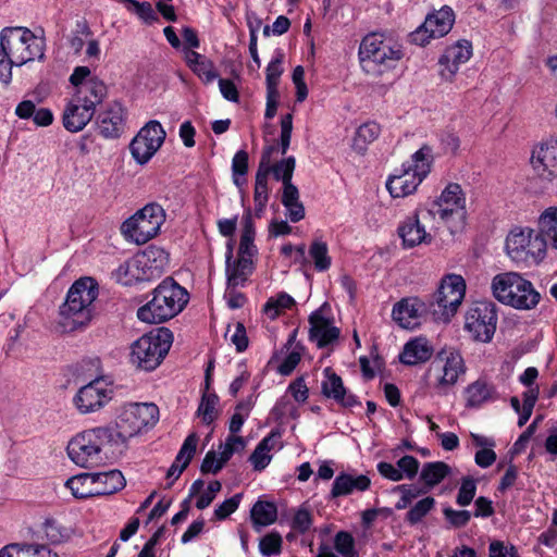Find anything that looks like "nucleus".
I'll return each mask as SVG.
<instances>
[{"label": "nucleus", "mask_w": 557, "mask_h": 557, "mask_svg": "<svg viewBox=\"0 0 557 557\" xmlns=\"http://www.w3.org/2000/svg\"><path fill=\"white\" fill-rule=\"evenodd\" d=\"M44 57V41L26 27H8L0 37V81L8 84L12 66Z\"/></svg>", "instance_id": "1"}, {"label": "nucleus", "mask_w": 557, "mask_h": 557, "mask_svg": "<svg viewBox=\"0 0 557 557\" xmlns=\"http://www.w3.org/2000/svg\"><path fill=\"white\" fill-rule=\"evenodd\" d=\"M98 294V283L92 277H81L72 284L60 307V324L64 330L77 331L91 322Z\"/></svg>", "instance_id": "2"}, {"label": "nucleus", "mask_w": 557, "mask_h": 557, "mask_svg": "<svg viewBox=\"0 0 557 557\" xmlns=\"http://www.w3.org/2000/svg\"><path fill=\"white\" fill-rule=\"evenodd\" d=\"M188 293L173 278L163 280L152 293V299L137 311L140 321L158 324L176 317L187 305Z\"/></svg>", "instance_id": "3"}, {"label": "nucleus", "mask_w": 557, "mask_h": 557, "mask_svg": "<svg viewBox=\"0 0 557 557\" xmlns=\"http://www.w3.org/2000/svg\"><path fill=\"white\" fill-rule=\"evenodd\" d=\"M115 447L110 426H97L76 434L67 444L70 459L82 468L100 465L106 458V447Z\"/></svg>", "instance_id": "4"}, {"label": "nucleus", "mask_w": 557, "mask_h": 557, "mask_svg": "<svg viewBox=\"0 0 557 557\" xmlns=\"http://www.w3.org/2000/svg\"><path fill=\"white\" fill-rule=\"evenodd\" d=\"M491 288L499 302L518 310L534 309L541 300V295L533 284L517 272L495 275Z\"/></svg>", "instance_id": "5"}, {"label": "nucleus", "mask_w": 557, "mask_h": 557, "mask_svg": "<svg viewBox=\"0 0 557 557\" xmlns=\"http://www.w3.org/2000/svg\"><path fill=\"white\" fill-rule=\"evenodd\" d=\"M432 162V149L426 145L422 146L388 177L386 188L391 196L403 198L413 194L430 173Z\"/></svg>", "instance_id": "6"}, {"label": "nucleus", "mask_w": 557, "mask_h": 557, "mask_svg": "<svg viewBox=\"0 0 557 557\" xmlns=\"http://www.w3.org/2000/svg\"><path fill=\"white\" fill-rule=\"evenodd\" d=\"M159 418V409L153 404H128L123 406L111 428L115 447L125 446L132 437L153 426Z\"/></svg>", "instance_id": "7"}, {"label": "nucleus", "mask_w": 557, "mask_h": 557, "mask_svg": "<svg viewBox=\"0 0 557 557\" xmlns=\"http://www.w3.org/2000/svg\"><path fill=\"white\" fill-rule=\"evenodd\" d=\"M169 265V253L161 247L148 246L116 270V278L124 285L133 281H151L160 277Z\"/></svg>", "instance_id": "8"}, {"label": "nucleus", "mask_w": 557, "mask_h": 557, "mask_svg": "<svg viewBox=\"0 0 557 557\" xmlns=\"http://www.w3.org/2000/svg\"><path fill=\"white\" fill-rule=\"evenodd\" d=\"M403 58L400 46L382 34L367 35L359 47L362 69L368 73H383L392 69Z\"/></svg>", "instance_id": "9"}, {"label": "nucleus", "mask_w": 557, "mask_h": 557, "mask_svg": "<svg viewBox=\"0 0 557 557\" xmlns=\"http://www.w3.org/2000/svg\"><path fill=\"white\" fill-rule=\"evenodd\" d=\"M466 370L465 360L458 351L441 350L429 366V386L435 395L446 396L465 375Z\"/></svg>", "instance_id": "10"}, {"label": "nucleus", "mask_w": 557, "mask_h": 557, "mask_svg": "<svg viewBox=\"0 0 557 557\" xmlns=\"http://www.w3.org/2000/svg\"><path fill=\"white\" fill-rule=\"evenodd\" d=\"M172 342L173 334L166 327L143 335L132 345V363L145 371L154 370L169 352Z\"/></svg>", "instance_id": "11"}, {"label": "nucleus", "mask_w": 557, "mask_h": 557, "mask_svg": "<svg viewBox=\"0 0 557 557\" xmlns=\"http://www.w3.org/2000/svg\"><path fill=\"white\" fill-rule=\"evenodd\" d=\"M546 249L544 239L531 228L512 230L506 238L507 255L517 264H539L545 258Z\"/></svg>", "instance_id": "12"}, {"label": "nucleus", "mask_w": 557, "mask_h": 557, "mask_svg": "<svg viewBox=\"0 0 557 557\" xmlns=\"http://www.w3.org/2000/svg\"><path fill=\"white\" fill-rule=\"evenodd\" d=\"M165 216L162 206L148 203L123 222L122 234L137 245H144L158 235Z\"/></svg>", "instance_id": "13"}, {"label": "nucleus", "mask_w": 557, "mask_h": 557, "mask_svg": "<svg viewBox=\"0 0 557 557\" xmlns=\"http://www.w3.org/2000/svg\"><path fill=\"white\" fill-rule=\"evenodd\" d=\"M432 202L437 210L440 220L450 230V233L459 232L465 227L466 196L459 184H448L440 197Z\"/></svg>", "instance_id": "14"}, {"label": "nucleus", "mask_w": 557, "mask_h": 557, "mask_svg": "<svg viewBox=\"0 0 557 557\" xmlns=\"http://www.w3.org/2000/svg\"><path fill=\"white\" fill-rule=\"evenodd\" d=\"M497 325L496 306L492 301H475L466 312L465 330L471 338L480 343H490Z\"/></svg>", "instance_id": "15"}, {"label": "nucleus", "mask_w": 557, "mask_h": 557, "mask_svg": "<svg viewBox=\"0 0 557 557\" xmlns=\"http://www.w3.org/2000/svg\"><path fill=\"white\" fill-rule=\"evenodd\" d=\"M466 295V282L459 274L445 275L433 295L431 307L434 314L449 321L462 304Z\"/></svg>", "instance_id": "16"}, {"label": "nucleus", "mask_w": 557, "mask_h": 557, "mask_svg": "<svg viewBox=\"0 0 557 557\" xmlns=\"http://www.w3.org/2000/svg\"><path fill=\"white\" fill-rule=\"evenodd\" d=\"M166 133L160 122L149 121L140 128L129 145V151L134 160L140 164H146L161 148Z\"/></svg>", "instance_id": "17"}, {"label": "nucleus", "mask_w": 557, "mask_h": 557, "mask_svg": "<svg viewBox=\"0 0 557 557\" xmlns=\"http://www.w3.org/2000/svg\"><path fill=\"white\" fill-rule=\"evenodd\" d=\"M455 22V14L448 7H443L438 11L429 14L424 23L411 33V41L425 46L431 39L441 38L447 35Z\"/></svg>", "instance_id": "18"}, {"label": "nucleus", "mask_w": 557, "mask_h": 557, "mask_svg": "<svg viewBox=\"0 0 557 557\" xmlns=\"http://www.w3.org/2000/svg\"><path fill=\"white\" fill-rule=\"evenodd\" d=\"M113 389L103 379H96L81 387L74 404L81 413H90L103 408L111 399Z\"/></svg>", "instance_id": "19"}, {"label": "nucleus", "mask_w": 557, "mask_h": 557, "mask_svg": "<svg viewBox=\"0 0 557 557\" xmlns=\"http://www.w3.org/2000/svg\"><path fill=\"white\" fill-rule=\"evenodd\" d=\"M531 166L536 176L545 182L557 178V137H548L532 149Z\"/></svg>", "instance_id": "20"}, {"label": "nucleus", "mask_w": 557, "mask_h": 557, "mask_svg": "<svg viewBox=\"0 0 557 557\" xmlns=\"http://www.w3.org/2000/svg\"><path fill=\"white\" fill-rule=\"evenodd\" d=\"M425 310V304L418 297H405L393 306L392 319L399 327L413 330L421 325Z\"/></svg>", "instance_id": "21"}, {"label": "nucleus", "mask_w": 557, "mask_h": 557, "mask_svg": "<svg viewBox=\"0 0 557 557\" xmlns=\"http://www.w3.org/2000/svg\"><path fill=\"white\" fill-rule=\"evenodd\" d=\"M472 55V46L468 40H459L448 47L438 60L440 75L445 81H451L459 66L469 61Z\"/></svg>", "instance_id": "22"}, {"label": "nucleus", "mask_w": 557, "mask_h": 557, "mask_svg": "<svg viewBox=\"0 0 557 557\" xmlns=\"http://www.w3.org/2000/svg\"><path fill=\"white\" fill-rule=\"evenodd\" d=\"M275 149L276 148L273 145L264 147L259 162L258 171L256 173L253 201L256 214L258 216L261 215L269 200L268 177L271 173L272 154Z\"/></svg>", "instance_id": "23"}, {"label": "nucleus", "mask_w": 557, "mask_h": 557, "mask_svg": "<svg viewBox=\"0 0 557 557\" xmlns=\"http://www.w3.org/2000/svg\"><path fill=\"white\" fill-rule=\"evenodd\" d=\"M96 109L84 102H76V98L72 99L65 106L63 111L62 121L63 126L71 133L82 131L94 117Z\"/></svg>", "instance_id": "24"}, {"label": "nucleus", "mask_w": 557, "mask_h": 557, "mask_svg": "<svg viewBox=\"0 0 557 557\" xmlns=\"http://www.w3.org/2000/svg\"><path fill=\"white\" fill-rule=\"evenodd\" d=\"M98 132L104 138H117L124 131V109L119 102L111 103L97 116Z\"/></svg>", "instance_id": "25"}, {"label": "nucleus", "mask_w": 557, "mask_h": 557, "mask_svg": "<svg viewBox=\"0 0 557 557\" xmlns=\"http://www.w3.org/2000/svg\"><path fill=\"white\" fill-rule=\"evenodd\" d=\"M309 323V338L314 342L319 348L326 347L339 336V329L334 326L330 319L323 317L321 310H317L310 314Z\"/></svg>", "instance_id": "26"}, {"label": "nucleus", "mask_w": 557, "mask_h": 557, "mask_svg": "<svg viewBox=\"0 0 557 557\" xmlns=\"http://www.w3.org/2000/svg\"><path fill=\"white\" fill-rule=\"evenodd\" d=\"M323 374L321 389L325 397L334 399L344 407H352L357 404L355 396L347 394L342 377L331 368H325Z\"/></svg>", "instance_id": "27"}, {"label": "nucleus", "mask_w": 557, "mask_h": 557, "mask_svg": "<svg viewBox=\"0 0 557 557\" xmlns=\"http://www.w3.org/2000/svg\"><path fill=\"white\" fill-rule=\"evenodd\" d=\"M433 346L423 336H418L408 341L399 355V361L406 366H417L424 363L433 355Z\"/></svg>", "instance_id": "28"}, {"label": "nucleus", "mask_w": 557, "mask_h": 557, "mask_svg": "<svg viewBox=\"0 0 557 557\" xmlns=\"http://www.w3.org/2000/svg\"><path fill=\"white\" fill-rule=\"evenodd\" d=\"M370 485L371 480L364 474L354 476L348 473H341L333 482L331 497L337 498L339 496H346L355 491L364 492L370 487Z\"/></svg>", "instance_id": "29"}, {"label": "nucleus", "mask_w": 557, "mask_h": 557, "mask_svg": "<svg viewBox=\"0 0 557 557\" xmlns=\"http://www.w3.org/2000/svg\"><path fill=\"white\" fill-rule=\"evenodd\" d=\"M108 95L107 85L97 77H90L86 79V83L76 89L73 97L76 98V102H84L96 109L103 102Z\"/></svg>", "instance_id": "30"}, {"label": "nucleus", "mask_w": 557, "mask_h": 557, "mask_svg": "<svg viewBox=\"0 0 557 557\" xmlns=\"http://www.w3.org/2000/svg\"><path fill=\"white\" fill-rule=\"evenodd\" d=\"M398 235L407 248H412L421 244H430L432 235L419 224L414 216H408L398 227Z\"/></svg>", "instance_id": "31"}, {"label": "nucleus", "mask_w": 557, "mask_h": 557, "mask_svg": "<svg viewBox=\"0 0 557 557\" xmlns=\"http://www.w3.org/2000/svg\"><path fill=\"white\" fill-rule=\"evenodd\" d=\"M197 443L198 436L195 433L189 434L185 438L174 462L168 470V479H172V481H175L180 478L182 472L187 468L190 460L193 459L196 453Z\"/></svg>", "instance_id": "32"}, {"label": "nucleus", "mask_w": 557, "mask_h": 557, "mask_svg": "<svg viewBox=\"0 0 557 557\" xmlns=\"http://www.w3.org/2000/svg\"><path fill=\"white\" fill-rule=\"evenodd\" d=\"M97 496L114 494L124 488L126 481L119 470L108 472L92 473Z\"/></svg>", "instance_id": "33"}, {"label": "nucleus", "mask_w": 557, "mask_h": 557, "mask_svg": "<svg viewBox=\"0 0 557 557\" xmlns=\"http://www.w3.org/2000/svg\"><path fill=\"white\" fill-rule=\"evenodd\" d=\"M253 271V261L250 258H237L236 261L226 262L227 289L243 286Z\"/></svg>", "instance_id": "34"}, {"label": "nucleus", "mask_w": 557, "mask_h": 557, "mask_svg": "<svg viewBox=\"0 0 557 557\" xmlns=\"http://www.w3.org/2000/svg\"><path fill=\"white\" fill-rule=\"evenodd\" d=\"M537 226L545 245L557 250V207L545 209L539 218Z\"/></svg>", "instance_id": "35"}, {"label": "nucleus", "mask_w": 557, "mask_h": 557, "mask_svg": "<svg viewBox=\"0 0 557 557\" xmlns=\"http://www.w3.org/2000/svg\"><path fill=\"white\" fill-rule=\"evenodd\" d=\"M281 201L292 222L296 223L305 218V207L299 200V190L293 183L283 185Z\"/></svg>", "instance_id": "36"}, {"label": "nucleus", "mask_w": 557, "mask_h": 557, "mask_svg": "<svg viewBox=\"0 0 557 557\" xmlns=\"http://www.w3.org/2000/svg\"><path fill=\"white\" fill-rule=\"evenodd\" d=\"M278 437V433L271 432L257 445L249 458L256 471L263 470L270 463L272 459L270 451L275 447Z\"/></svg>", "instance_id": "37"}, {"label": "nucleus", "mask_w": 557, "mask_h": 557, "mask_svg": "<svg viewBox=\"0 0 557 557\" xmlns=\"http://www.w3.org/2000/svg\"><path fill=\"white\" fill-rule=\"evenodd\" d=\"M494 386L485 380H476L465 389L466 404L468 407H480L493 398Z\"/></svg>", "instance_id": "38"}, {"label": "nucleus", "mask_w": 557, "mask_h": 557, "mask_svg": "<svg viewBox=\"0 0 557 557\" xmlns=\"http://www.w3.org/2000/svg\"><path fill=\"white\" fill-rule=\"evenodd\" d=\"M65 485L76 498H89L97 496L98 491L95 488L92 473H82L72 476L66 481Z\"/></svg>", "instance_id": "39"}, {"label": "nucleus", "mask_w": 557, "mask_h": 557, "mask_svg": "<svg viewBox=\"0 0 557 557\" xmlns=\"http://www.w3.org/2000/svg\"><path fill=\"white\" fill-rule=\"evenodd\" d=\"M251 521L257 530L275 522L277 509L273 503L258 500L250 510Z\"/></svg>", "instance_id": "40"}, {"label": "nucleus", "mask_w": 557, "mask_h": 557, "mask_svg": "<svg viewBox=\"0 0 557 557\" xmlns=\"http://www.w3.org/2000/svg\"><path fill=\"white\" fill-rule=\"evenodd\" d=\"M380 133V125L375 122H367L360 125L352 140L354 150L362 154L367 150L368 145L379 137Z\"/></svg>", "instance_id": "41"}, {"label": "nucleus", "mask_w": 557, "mask_h": 557, "mask_svg": "<svg viewBox=\"0 0 557 557\" xmlns=\"http://www.w3.org/2000/svg\"><path fill=\"white\" fill-rule=\"evenodd\" d=\"M450 473V467L443 461L424 463L420 478L426 486L433 487Z\"/></svg>", "instance_id": "42"}, {"label": "nucleus", "mask_w": 557, "mask_h": 557, "mask_svg": "<svg viewBox=\"0 0 557 557\" xmlns=\"http://www.w3.org/2000/svg\"><path fill=\"white\" fill-rule=\"evenodd\" d=\"M253 239H255L253 223H252L250 215L248 214L244 220V228H243V233L240 236V243H239V248H238V257L239 258L244 257V258H250L252 260V258L257 253V247L253 244Z\"/></svg>", "instance_id": "43"}, {"label": "nucleus", "mask_w": 557, "mask_h": 557, "mask_svg": "<svg viewBox=\"0 0 557 557\" xmlns=\"http://www.w3.org/2000/svg\"><path fill=\"white\" fill-rule=\"evenodd\" d=\"M436 500L432 496H426L418 500L406 513L405 520L410 525H416L435 508Z\"/></svg>", "instance_id": "44"}, {"label": "nucleus", "mask_w": 557, "mask_h": 557, "mask_svg": "<svg viewBox=\"0 0 557 557\" xmlns=\"http://www.w3.org/2000/svg\"><path fill=\"white\" fill-rule=\"evenodd\" d=\"M413 216L416 220L419 221V224L430 233L433 230H437L440 225L443 223L440 220L437 210L434 208V203L432 201L428 202L423 207L417 208Z\"/></svg>", "instance_id": "45"}, {"label": "nucleus", "mask_w": 557, "mask_h": 557, "mask_svg": "<svg viewBox=\"0 0 557 557\" xmlns=\"http://www.w3.org/2000/svg\"><path fill=\"white\" fill-rule=\"evenodd\" d=\"M309 256L312 259L317 271L324 272L330 269L332 259L329 255L326 243L322 240H314L309 248Z\"/></svg>", "instance_id": "46"}, {"label": "nucleus", "mask_w": 557, "mask_h": 557, "mask_svg": "<svg viewBox=\"0 0 557 557\" xmlns=\"http://www.w3.org/2000/svg\"><path fill=\"white\" fill-rule=\"evenodd\" d=\"M218 404L219 397L215 394L203 393L197 413L205 423L210 424L218 418Z\"/></svg>", "instance_id": "47"}, {"label": "nucleus", "mask_w": 557, "mask_h": 557, "mask_svg": "<svg viewBox=\"0 0 557 557\" xmlns=\"http://www.w3.org/2000/svg\"><path fill=\"white\" fill-rule=\"evenodd\" d=\"M283 539L278 532H270L259 541V552L264 557L277 556L282 552Z\"/></svg>", "instance_id": "48"}, {"label": "nucleus", "mask_w": 557, "mask_h": 557, "mask_svg": "<svg viewBox=\"0 0 557 557\" xmlns=\"http://www.w3.org/2000/svg\"><path fill=\"white\" fill-rule=\"evenodd\" d=\"M295 305V300L286 293L278 294L275 298H270L264 305V312L270 319H275L284 309H289Z\"/></svg>", "instance_id": "49"}, {"label": "nucleus", "mask_w": 557, "mask_h": 557, "mask_svg": "<svg viewBox=\"0 0 557 557\" xmlns=\"http://www.w3.org/2000/svg\"><path fill=\"white\" fill-rule=\"evenodd\" d=\"M296 160L288 157L282 161L271 165V172L276 181H281L283 185L290 184L295 170Z\"/></svg>", "instance_id": "50"}, {"label": "nucleus", "mask_w": 557, "mask_h": 557, "mask_svg": "<svg viewBox=\"0 0 557 557\" xmlns=\"http://www.w3.org/2000/svg\"><path fill=\"white\" fill-rule=\"evenodd\" d=\"M282 63L283 53L278 52L277 55L268 64L265 71L267 90H272V92L278 91L277 85L283 73Z\"/></svg>", "instance_id": "51"}, {"label": "nucleus", "mask_w": 557, "mask_h": 557, "mask_svg": "<svg viewBox=\"0 0 557 557\" xmlns=\"http://www.w3.org/2000/svg\"><path fill=\"white\" fill-rule=\"evenodd\" d=\"M313 524L312 513L308 508L301 506L295 512L290 527L294 531L300 534L308 532Z\"/></svg>", "instance_id": "52"}, {"label": "nucleus", "mask_w": 557, "mask_h": 557, "mask_svg": "<svg viewBox=\"0 0 557 557\" xmlns=\"http://www.w3.org/2000/svg\"><path fill=\"white\" fill-rule=\"evenodd\" d=\"M334 547L343 557L357 556L354 537L348 532L341 531L335 535Z\"/></svg>", "instance_id": "53"}, {"label": "nucleus", "mask_w": 557, "mask_h": 557, "mask_svg": "<svg viewBox=\"0 0 557 557\" xmlns=\"http://www.w3.org/2000/svg\"><path fill=\"white\" fill-rule=\"evenodd\" d=\"M475 481L471 478H463L458 491L456 503L461 507L470 505L475 496Z\"/></svg>", "instance_id": "54"}, {"label": "nucleus", "mask_w": 557, "mask_h": 557, "mask_svg": "<svg viewBox=\"0 0 557 557\" xmlns=\"http://www.w3.org/2000/svg\"><path fill=\"white\" fill-rule=\"evenodd\" d=\"M191 70L205 84H210L218 77L212 61L207 58L194 65Z\"/></svg>", "instance_id": "55"}, {"label": "nucleus", "mask_w": 557, "mask_h": 557, "mask_svg": "<svg viewBox=\"0 0 557 557\" xmlns=\"http://www.w3.org/2000/svg\"><path fill=\"white\" fill-rule=\"evenodd\" d=\"M46 539L52 544H59L67 537V532L53 520H47L44 524Z\"/></svg>", "instance_id": "56"}, {"label": "nucleus", "mask_w": 557, "mask_h": 557, "mask_svg": "<svg viewBox=\"0 0 557 557\" xmlns=\"http://www.w3.org/2000/svg\"><path fill=\"white\" fill-rule=\"evenodd\" d=\"M443 513L453 528H462L467 525L471 519V512L469 510H455L447 507L444 508Z\"/></svg>", "instance_id": "57"}, {"label": "nucleus", "mask_w": 557, "mask_h": 557, "mask_svg": "<svg viewBox=\"0 0 557 557\" xmlns=\"http://www.w3.org/2000/svg\"><path fill=\"white\" fill-rule=\"evenodd\" d=\"M246 447V442L242 436L230 435L225 443L220 445L223 460H230L234 453L242 451Z\"/></svg>", "instance_id": "58"}, {"label": "nucleus", "mask_w": 557, "mask_h": 557, "mask_svg": "<svg viewBox=\"0 0 557 557\" xmlns=\"http://www.w3.org/2000/svg\"><path fill=\"white\" fill-rule=\"evenodd\" d=\"M227 460H223V455L220 453V457H216V453L214 450H210L206 454L202 463H201V471L203 473H216L219 472L224 463H226Z\"/></svg>", "instance_id": "59"}, {"label": "nucleus", "mask_w": 557, "mask_h": 557, "mask_svg": "<svg viewBox=\"0 0 557 557\" xmlns=\"http://www.w3.org/2000/svg\"><path fill=\"white\" fill-rule=\"evenodd\" d=\"M240 499H242V494H235L233 497L224 500L214 510V517L218 520H223V519L227 518L231 513H233L238 508Z\"/></svg>", "instance_id": "60"}, {"label": "nucleus", "mask_w": 557, "mask_h": 557, "mask_svg": "<svg viewBox=\"0 0 557 557\" xmlns=\"http://www.w3.org/2000/svg\"><path fill=\"white\" fill-rule=\"evenodd\" d=\"M419 461L416 457L406 455L397 461L398 469L403 472L404 478L413 479L419 471Z\"/></svg>", "instance_id": "61"}, {"label": "nucleus", "mask_w": 557, "mask_h": 557, "mask_svg": "<svg viewBox=\"0 0 557 557\" xmlns=\"http://www.w3.org/2000/svg\"><path fill=\"white\" fill-rule=\"evenodd\" d=\"M221 491V483L212 481L209 483L208 488L202 493L196 502V507L200 510L207 508L215 498L216 493Z\"/></svg>", "instance_id": "62"}, {"label": "nucleus", "mask_w": 557, "mask_h": 557, "mask_svg": "<svg viewBox=\"0 0 557 557\" xmlns=\"http://www.w3.org/2000/svg\"><path fill=\"white\" fill-rule=\"evenodd\" d=\"M230 341L236 346L237 351L242 352L248 347V337L243 323L236 322Z\"/></svg>", "instance_id": "63"}, {"label": "nucleus", "mask_w": 557, "mask_h": 557, "mask_svg": "<svg viewBox=\"0 0 557 557\" xmlns=\"http://www.w3.org/2000/svg\"><path fill=\"white\" fill-rule=\"evenodd\" d=\"M0 557H29V545H8L0 550Z\"/></svg>", "instance_id": "64"}]
</instances>
